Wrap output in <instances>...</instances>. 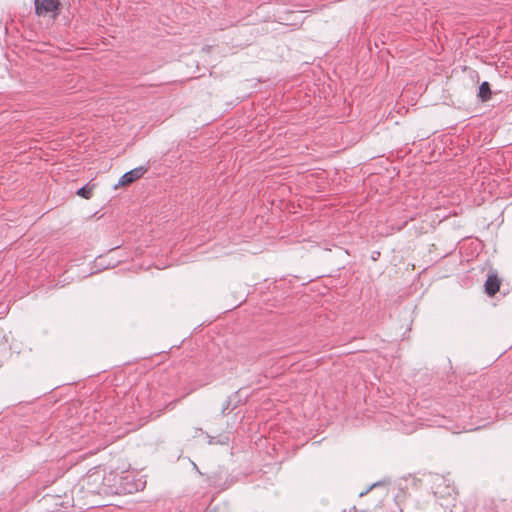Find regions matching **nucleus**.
<instances>
[{"instance_id":"obj_1","label":"nucleus","mask_w":512,"mask_h":512,"mask_svg":"<svg viewBox=\"0 0 512 512\" xmlns=\"http://www.w3.org/2000/svg\"><path fill=\"white\" fill-rule=\"evenodd\" d=\"M100 479V485L95 490H91V492L99 495L132 494L142 491L146 487V480H144L143 477H138L133 472L117 473L110 471L102 477L99 473H93L87 477L88 483H90L91 480L97 482Z\"/></svg>"},{"instance_id":"obj_2","label":"nucleus","mask_w":512,"mask_h":512,"mask_svg":"<svg viewBox=\"0 0 512 512\" xmlns=\"http://www.w3.org/2000/svg\"><path fill=\"white\" fill-rule=\"evenodd\" d=\"M38 512H65L69 507V500H64L60 495H44L38 501Z\"/></svg>"},{"instance_id":"obj_3","label":"nucleus","mask_w":512,"mask_h":512,"mask_svg":"<svg viewBox=\"0 0 512 512\" xmlns=\"http://www.w3.org/2000/svg\"><path fill=\"white\" fill-rule=\"evenodd\" d=\"M35 14L44 16L48 13H53V17L58 16L62 9V4L59 0H35Z\"/></svg>"},{"instance_id":"obj_4","label":"nucleus","mask_w":512,"mask_h":512,"mask_svg":"<svg viewBox=\"0 0 512 512\" xmlns=\"http://www.w3.org/2000/svg\"><path fill=\"white\" fill-rule=\"evenodd\" d=\"M149 166H139L136 167L126 173H124L118 183L114 186L115 189H117L119 186H129L130 184L134 183L138 179L142 178L143 175L148 171Z\"/></svg>"},{"instance_id":"obj_5","label":"nucleus","mask_w":512,"mask_h":512,"mask_svg":"<svg viewBox=\"0 0 512 512\" xmlns=\"http://www.w3.org/2000/svg\"><path fill=\"white\" fill-rule=\"evenodd\" d=\"M500 285L501 280L497 274H489L484 284L486 294L494 296L499 291Z\"/></svg>"},{"instance_id":"obj_6","label":"nucleus","mask_w":512,"mask_h":512,"mask_svg":"<svg viewBox=\"0 0 512 512\" xmlns=\"http://www.w3.org/2000/svg\"><path fill=\"white\" fill-rule=\"evenodd\" d=\"M492 95L491 85L487 81H483L478 88L477 96L481 100V102H487L490 100Z\"/></svg>"},{"instance_id":"obj_7","label":"nucleus","mask_w":512,"mask_h":512,"mask_svg":"<svg viewBox=\"0 0 512 512\" xmlns=\"http://www.w3.org/2000/svg\"><path fill=\"white\" fill-rule=\"evenodd\" d=\"M95 188V184L88 182L81 188H79L76 194L84 199H90L92 197V191Z\"/></svg>"},{"instance_id":"obj_8","label":"nucleus","mask_w":512,"mask_h":512,"mask_svg":"<svg viewBox=\"0 0 512 512\" xmlns=\"http://www.w3.org/2000/svg\"><path fill=\"white\" fill-rule=\"evenodd\" d=\"M208 437V444L215 445H227L229 443V437L227 435H220L218 437L207 435Z\"/></svg>"},{"instance_id":"obj_9","label":"nucleus","mask_w":512,"mask_h":512,"mask_svg":"<svg viewBox=\"0 0 512 512\" xmlns=\"http://www.w3.org/2000/svg\"><path fill=\"white\" fill-rule=\"evenodd\" d=\"M234 408H235V406L231 408V399H230V398H228V399H226V400L224 401V403H223V405H222L221 413H222L223 415H225V414L227 413V411H229V410H233Z\"/></svg>"},{"instance_id":"obj_10","label":"nucleus","mask_w":512,"mask_h":512,"mask_svg":"<svg viewBox=\"0 0 512 512\" xmlns=\"http://www.w3.org/2000/svg\"><path fill=\"white\" fill-rule=\"evenodd\" d=\"M96 263L99 267H102V268H109L110 266H112V267L114 266V264H110V263L105 264L102 257H98L96 259Z\"/></svg>"},{"instance_id":"obj_11","label":"nucleus","mask_w":512,"mask_h":512,"mask_svg":"<svg viewBox=\"0 0 512 512\" xmlns=\"http://www.w3.org/2000/svg\"><path fill=\"white\" fill-rule=\"evenodd\" d=\"M378 486V483H374L372 484L371 486H369L365 491H362L360 494H359V497H363L365 496L366 494H368L374 487Z\"/></svg>"},{"instance_id":"obj_12","label":"nucleus","mask_w":512,"mask_h":512,"mask_svg":"<svg viewBox=\"0 0 512 512\" xmlns=\"http://www.w3.org/2000/svg\"><path fill=\"white\" fill-rule=\"evenodd\" d=\"M343 512H357L356 506L351 507L348 511L344 510Z\"/></svg>"},{"instance_id":"obj_13","label":"nucleus","mask_w":512,"mask_h":512,"mask_svg":"<svg viewBox=\"0 0 512 512\" xmlns=\"http://www.w3.org/2000/svg\"><path fill=\"white\" fill-rule=\"evenodd\" d=\"M377 255H380V252H377V254H374L373 260H376Z\"/></svg>"},{"instance_id":"obj_14","label":"nucleus","mask_w":512,"mask_h":512,"mask_svg":"<svg viewBox=\"0 0 512 512\" xmlns=\"http://www.w3.org/2000/svg\"><path fill=\"white\" fill-rule=\"evenodd\" d=\"M377 255H380V252H377V254H374L373 260H376Z\"/></svg>"},{"instance_id":"obj_15","label":"nucleus","mask_w":512,"mask_h":512,"mask_svg":"<svg viewBox=\"0 0 512 512\" xmlns=\"http://www.w3.org/2000/svg\"><path fill=\"white\" fill-rule=\"evenodd\" d=\"M377 255H380V252H377V254H374L373 260H376Z\"/></svg>"}]
</instances>
